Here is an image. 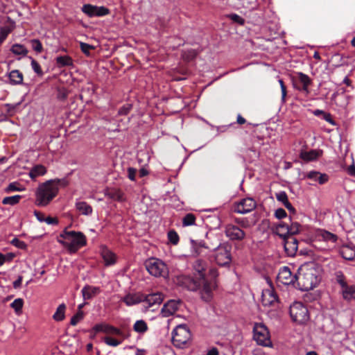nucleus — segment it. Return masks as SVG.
Masks as SVG:
<instances>
[{
  "mask_svg": "<svg viewBox=\"0 0 355 355\" xmlns=\"http://www.w3.org/2000/svg\"><path fill=\"white\" fill-rule=\"evenodd\" d=\"M191 338V334L185 324L178 325L172 333L173 344L178 348H183Z\"/></svg>",
  "mask_w": 355,
  "mask_h": 355,
  "instance_id": "6",
  "label": "nucleus"
},
{
  "mask_svg": "<svg viewBox=\"0 0 355 355\" xmlns=\"http://www.w3.org/2000/svg\"><path fill=\"white\" fill-rule=\"evenodd\" d=\"M105 196L119 202L125 200L124 193L120 190L116 189H107L104 191Z\"/></svg>",
  "mask_w": 355,
  "mask_h": 355,
  "instance_id": "22",
  "label": "nucleus"
},
{
  "mask_svg": "<svg viewBox=\"0 0 355 355\" xmlns=\"http://www.w3.org/2000/svg\"><path fill=\"white\" fill-rule=\"evenodd\" d=\"M276 198L278 201L282 202L283 205L288 200L287 194L285 191H280L277 193Z\"/></svg>",
  "mask_w": 355,
  "mask_h": 355,
  "instance_id": "56",
  "label": "nucleus"
},
{
  "mask_svg": "<svg viewBox=\"0 0 355 355\" xmlns=\"http://www.w3.org/2000/svg\"><path fill=\"white\" fill-rule=\"evenodd\" d=\"M65 304L64 303L60 304L53 315V319L57 322L62 321L65 318Z\"/></svg>",
  "mask_w": 355,
  "mask_h": 355,
  "instance_id": "34",
  "label": "nucleus"
},
{
  "mask_svg": "<svg viewBox=\"0 0 355 355\" xmlns=\"http://www.w3.org/2000/svg\"><path fill=\"white\" fill-rule=\"evenodd\" d=\"M214 286L211 282H208L205 277L199 279L198 281L193 280L188 286V289L190 291L201 290L202 298L208 300L211 294Z\"/></svg>",
  "mask_w": 355,
  "mask_h": 355,
  "instance_id": "10",
  "label": "nucleus"
},
{
  "mask_svg": "<svg viewBox=\"0 0 355 355\" xmlns=\"http://www.w3.org/2000/svg\"><path fill=\"white\" fill-rule=\"evenodd\" d=\"M133 329L137 333L144 334L148 330V326L144 320H139L134 324Z\"/></svg>",
  "mask_w": 355,
  "mask_h": 355,
  "instance_id": "36",
  "label": "nucleus"
},
{
  "mask_svg": "<svg viewBox=\"0 0 355 355\" xmlns=\"http://www.w3.org/2000/svg\"><path fill=\"white\" fill-rule=\"evenodd\" d=\"M93 330L96 332H103L105 334L118 336H121L123 334L122 331L119 329L105 323L96 324L93 327Z\"/></svg>",
  "mask_w": 355,
  "mask_h": 355,
  "instance_id": "17",
  "label": "nucleus"
},
{
  "mask_svg": "<svg viewBox=\"0 0 355 355\" xmlns=\"http://www.w3.org/2000/svg\"><path fill=\"white\" fill-rule=\"evenodd\" d=\"M57 66L60 68L73 66V60L69 55L58 56L55 59Z\"/></svg>",
  "mask_w": 355,
  "mask_h": 355,
  "instance_id": "32",
  "label": "nucleus"
},
{
  "mask_svg": "<svg viewBox=\"0 0 355 355\" xmlns=\"http://www.w3.org/2000/svg\"><path fill=\"white\" fill-rule=\"evenodd\" d=\"M289 313L292 320L299 324L305 323L309 319L307 308L300 302H295L291 304Z\"/></svg>",
  "mask_w": 355,
  "mask_h": 355,
  "instance_id": "8",
  "label": "nucleus"
},
{
  "mask_svg": "<svg viewBox=\"0 0 355 355\" xmlns=\"http://www.w3.org/2000/svg\"><path fill=\"white\" fill-rule=\"evenodd\" d=\"M22 279V276H19L18 278L13 282L14 288L17 289L21 287Z\"/></svg>",
  "mask_w": 355,
  "mask_h": 355,
  "instance_id": "63",
  "label": "nucleus"
},
{
  "mask_svg": "<svg viewBox=\"0 0 355 355\" xmlns=\"http://www.w3.org/2000/svg\"><path fill=\"white\" fill-rule=\"evenodd\" d=\"M225 234L232 241H241L245 237V232L233 224H228L225 226Z\"/></svg>",
  "mask_w": 355,
  "mask_h": 355,
  "instance_id": "11",
  "label": "nucleus"
},
{
  "mask_svg": "<svg viewBox=\"0 0 355 355\" xmlns=\"http://www.w3.org/2000/svg\"><path fill=\"white\" fill-rule=\"evenodd\" d=\"M284 247L288 256L293 257L295 255L297 248L298 241L293 236H284Z\"/></svg>",
  "mask_w": 355,
  "mask_h": 355,
  "instance_id": "14",
  "label": "nucleus"
},
{
  "mask_svg": "<svg viewBox=\"0 0 355 355\" xmlns=\"http://www.w3.org/2000/svg\"><path fill=\"white\" fill-rule=\"evenodd\" d=\"M101 292L99 287L86 286L83 288L81 293L84 300H90Z\"/></svg>",
  "mask_w": 355,
  "mask_h": 355,
  "instance_id": "26",
  "label": "nucleus"
},
{
  "mask_svg": "<svg viewBox=\"0 0 355 355\" xmlns=\"http://www.w3.org/2000/svg\"><path fill=\"white\" fill-rule=\"evenodd\" d=\"M322 119L325 120L327 122L329 123L330 124L334 125L335 122L334 119H332L331 115L329 113L325 112L322 116Z\"/></svg>",
  "mask_w": 355,
  "mask_h": 355,
  "instance_id": "62",
  "label": "nucleus"
},
{
  "mask_svg": "<svg viewBox=\"0 0 355 355\" xmlns=\"http://www.w3.org/2000/svg\"><path fill=\"white\" fill-rule=\"evenodd\" d=\"M279 83L280 85L281 91H282V102H284L285 98L286 96V87L284 85V81L282 79L279 80Z\"/></svg>",
  "mask_w": 355,
  "mask_h": 355,
  "instance_id": "59",
  "label": "nucleus"
},
{
  "mask_svg": "<svg viewBox=\"0 0 355 355\" xmlns=\"http://www.w3.org/2000/svg\"><path fill=\"white\" fill-rule=\"evenodd\" d=\"M10 33V30L8 27H2L0 29V45L6 40Z\"/></svg>",
  "mask_w": 355,
  "mask_h": 355,
  "instance_id": "50",
  "label": "nucleus"
},
{
  "mask_svg": "<svg viewBox=\"0 0 355 355\" xmlns=\"http://www.w3.org/2000/svg\"><path fill=\"white\" fill-rule=\"evenodd\" d=\"M127 172H128V178L132 181H135L136 180L137 169L135 168H132V167H129V168H128Z\"/></svg>",
  "mask_w": 355,
  "mask_h": 355,
  "instance_id": "57",
  "label": "nucleus"
},
{
  "mask_svg": "<svg viewBox=\"0 0 355 355\" xmlns=\"http://www.w3.org/2000/svg\"><path fill=\"white\" fill-rule=\"evenodd\" d=\"M228 17L235 23H237L240 25H243L245 23V19L242 18L241 16L237 14H230L228 15Z\"/></svg>",
  "mask_w": 355,
  "mask_h": 355,
  "instance_id": "51",
  "label": "nucleus"
},
{
  "mask_svg": "<svg viewBox=\"0 0 355 355\" xmlns=\"http://www.w3.org/2000/svg\"><path fill=\"white\" fill-rule=\"evenodd\" d=\"M300 225L297 223H293L291 226H288L287 224L282 223L279 224L278 228L284 229L286 230V234L285 236H293L300 232Z\"/></svg>",
  "mask_w": 355,
  "mask_h": 355,
  "instance_id": "28",
  "label": "nucleus"
},
{
  "mask_svg": "<svg viewBox=\"0 0 355 355\" xmlns=\"http://www.w3.org/2000/svg\"><path fill=\"white\" fill-rule=\"evenodd\" d=\"M277 300V297L273 291L267 289L263 291L262 302L264 306H270Z\"/></svg>",
  "mask_w": 355,
  "mask_h": 355,
  "instance_id": "25",
  "label": "nucleus"
},
{
  "mask_svg": "<svg viewBox=\"0 0 355 355\" xmlns=\"http://www.w3.org/2000/svg\"><path fill=\"white\" fill-rule=\"evenodd\" d=\"M322 155V150L319 149H313L309 151L302 150L300 153V157L302 159L306 162L315 161Z\"/></svg>",
  "mask_w": 355,
  "mask_h": 355,
  "instance_id": "19",
  "label": "nucleus"
},
{
  "mask_svg": "<svg viewBox=\"0 0 355 355\" xmlns=\"http://www.w3.org/2000/svg\"><path fill=\"white\" fill-rule=\"evenodd\" d=\"M83 311H78L71 318L70 324L72 326L76 325L81 320H83Z\"/></svg>",
  "mask_w": 355,
  "mask_h": 355,
  "instance_id": "49",
  "label": "nucleus"
},
{
  "mask_svg": "<svg viewBox=\"0 0 355 355\" xmlns=\"http://www.w3.org/2000/svg\"><path fill=\"white\" fill-rule=\"evenodd\" d=\"M127 306H133L143 301L141 297L136 294H128L122 300Z\"/></svg>",
  "mask_w": 355,
  "mask_h": 355,
  "instance_id": "30",
  "label": "nucleus"
},
{
  "mask_svg": "<svg viewBox=\"0 0 355 355\" xmlns=\"http://www.w3.org/2000/svg\"><path fill=\"white\" fill-rule=\"evenodd\" d=\"M46 173V168L43 165H36L30 171L29 175L31 179H35L39 176L44 175Z\"/></svg>",
  "mask_w": 355,
  "mask_h": 355,
  "instance_id": "31",
  "label": "nucleus"
},
{
  "mask_svg": "<svg viewBox=\"0 0 355 355\" xmlns=\"http://www.w3.org/2000/svg\"><path fill=\"white\" fill-rule=\"evenodd\" d=\"M232 245L228 242L223 243L213 252L216 263L220 266H229L232 262Z\"/></svg>",
  "mask_w": 355,
  "mask_h": 355,
  "instance_id": "4",
  "label": "nucleus"
},
{
  "mask_svg": "<svg viewBox=\"0 0 355 355\" xmlns=\"http://www.w3.org/2000/svg\"><path fill=\"white\" fill-rule=\"evenodd\" d=\"M304 178L311 180L314 182H318L320 184L326 183L329 180V177L327 174L321 173L316 171H311L308 172L304 175Z\"/></svg>",
  "mask_w": 355,
  "mask_h": 355,
  "instance_id": "20",
  "label": "nucleus"
},
{
  "mask_svg": "<svg viewBox=\"0 0 355 355\" xmlns=\"http://www.w3.org/2000/svg\"><path fill=\"white\" fill-rule=\"evenodd\" d=\"M277 279L283 284L294 285L297 281V275H293L290 268L288 266H284L278 272Z\"/></svg>",
  "mask_w": 355,
  "mask_h": 355,
  "instance_id": "13",
  "label": "nucleus"
},
{
  "mask_svg": "<svg viewBox=\"0 0 355 355\" xmlns=\"http://www.w3.org/2000/svg\"><path fill=\"white\" fill-rule=\"evenodd\" d=\"M287 216L286 211L282 208H279L275 210V216L277 219H282L284 218H286Z\"/></svg>",
  "mask_w": 355,
  "mask_h": 355,
  "instance_id": "58",
  "label": "nucleus"
},
{
  "mask_svg": "<svg viewBox=\"0 0 355 355\" xmlns=\"http://www.w3.org/2000/svg\"><path fill=\"white\" fill-rule=\"evenodd\" d=\"M196 216L193 214H187L182 218L183 226H189L195 224Z\"/></svg>",
  "mask_w": 355,
  "mask_h": 355,
  "instance_id": "43",
  "label": "nucleus"
},
{
  "mask_svg": "<svg viewBox=\"0 0 355 355\" xmlns=\"http://www.w3.org/2000/svg\"><path fill=\"white\" fill-rule=\"evenodd\" d=\"M32 49L37 53H40L43 50V46L41 42L37 39H33L30 41Z\"/></svg>",
  "mask_w": 355,
  "mask_h": 355,
  "instance_id": "46",
  "label": "nucleus"
},
{
  "mask_svg": "<svg viewBox=\"0 0 355 355\" xmlns=\"http://www.w3.org/2000/svg\"><path fill=\"white\" fill-rule=\"evenodd\" d=\"M168 239L173 245H177L179 242V236L174 230L168 232Z\"/></svg>",
  "mask_w": 355,
  "mask_h": 355,
  "instance_id": "47",
  "label": "nucleus"
},
{
  "mask_svg": "<svg viewBox=\"0 0 355 355\" xmlns=\"http://www.w3.org/2000/svg\"><path fill=\"white\" fill-rule=\"evenodd\" d=\"M80 46L81 51L87 56H89L90 55V53H89L90 50L94 49L93 46L88 44L87 43H84V42H80Z\"/></svg>",
  "mask_w": 355,
  "mask_h": 355,
  "instance_id": "52",
  "label": "nucleus"
},
{
  "mask_svg": "<svg viewBox=\"0 0 355 355\" xmlns=\"http://www.w3.org/2000/svg\"><path fill=\"white\" fill-rule=\"evenodd\" d=\"M148 272L155 277H166L168 275V267L164 261L157 258H150L145 261Z\"/></svg>",
  "mask_w": 355,
  "mask_h": 355,
  "instance_id": "5",
  "label": "nucleus"
},
{
  "mask_svg": "<svg viewBox=\"0 0 355 355\" xmlns=\"http://www.w3.org/2000/svg\"><path fill=\"white\" fill-rule=\"evenodd\" d=\"M94 6L92 4H85L82 7V11L89 17H94Z\"/></svg>",
  "mask_w": 355,
  "mask_h": 355,
  "instance_id": "44",
  "label": "nucleus"
},
{
  "mask_svg": "<svg viewBox=\"0 0 355 355\" xmlns=\"http://www.w3.org/2000/svg\"><path fill=\"white\" fill-rule=\"evenodd\" d=\"M321 236L322 239L326 241L331 242L334 243L337 241V236L327 231H324L322 232Z\"/></svg>",
  "mask_w": 355,
  "mask_h": 355,
  "instance_id": "45",
  "label": "nucleus"
},
{
  "mask_svg": "<svg viewBox=\"0 0 355 355\" xmlns=\"http://www.w3.org/2000/svg\"><path fill=\"white\" fill-rule=\"evenodd\" d=\"M10 83L12 85H21L23 83V74L17 69L11 71L8 74Z\"/></svg>",
  "mask_w": 355,
  "mask_h": 355,
  "instance_id": "29",
  "label": "nucleus"
},
{
  "mask_svg": "<svg viewBox=\"0 0 355 355\" xmlns=\"http://www.w3.org/2000/svg\"><path fill=\"white\" fill-rule=\"evenodd\" d=\"M34 216L36 217L38 221L42 223L44 221L45 216L43 213L39 211H34Z\"/></svg>",
  "mask_w": 355,
  "mask_h": 355,
  "instance_id": "61",
  "label": "nucleus"
},
{
  "mask_svg": "<svg viewBox=\"0 0 355 355\" xmlns=\"http://www.w3.org/2000/svg\"><path fill=\"white\" fill-rule=\"evenodd\" d=\"M191 242L192 247L196 250V252L198 254L201 253V250L200 249L201 248L214 252L223 243L217 235L212 234H207L206 240L205 241H195L191 240Z\"/></svg>",
  "mask_w": 355,
  "mask_h": 355,
  "instance_id": "7",
  "label": "nucleus"
},
{
  "mask_svg": "<svg viewBox=\"0 0 355 355\" xmlns=\"http://www.w3.org/2000/svg\"><path fill=\"white\" fill-rule=\"evenodd\" d=\"M11 243L19 248V249H25L26 248V244L24 241H21L19 240V239L17 238H14L12 241H11Z\"/></svg>",
  "mask_w": 355,
  "mask_h": 355,
  "instance_id": "55",
  "label": "nucleus"
},
{
  "mask_svg": "<svg viewBox=\"0 0 355 355\" xmlns=\"http://www.w3.org/2000/svg\"><path fill=\"white\" fill-rule=\"evenodd\" d=\"M334 276L336 282L340 286L341 288L347 285L345 277L341 270L336 271Z\"/></svg>",
  "mask_w": 355,
  "mask_h": 355,
  "instance_id": "41",
  "label": "nucleus"
},
{
  "mask_svg": "<svg viewBox=\"0 0 355 355\" xmlns=\"http://www.w3.org/2000/svg\"><path fill=\"white\" fill-rule=\"evenodd\" d=\"M347 173L349 175L355 177V166L354 164L348 167Z\"/></svg>",
  "mask_w": 355,
  "mask_h": 355,
  "instance_id": "64",
  "label": "nucleus"
},
{
  "mask_svg": "<svg viewBox=\"0 0 355 355\" xmlns=\"http://www.w3.org/2000/svg\"><path fill=\"white\" fill-rule=\"evenodd\" d=\"M207 263L205 261L202 259H198L193 264L195 270L198 272V279L204 278L206 275V269Z\"/></svg>",
  "mask_w": 355,
  "mask_h": 355,
  "instance_id": "27",
  "label": "nucleus"
},
{
  "mask_svg": "<svg viewBox=\"0 0 355 355\" xmlns=\"http://www.w3.org/2000/svg\"><path fill=\"white\" fill-rule=\"evenodd\" d=\"M256 202L252 198H244L236 204L234 211L238 214H245L254 210L256 208Z\"/></svg>",
  "mask_w": 355,
  "mask_h": 355,
  "instance_id": "12",
  "label": "nucleus"
},
{
  "mask_svg": "<svg viewBox=\"0 0 355 355\" xmlns=\"http://www.w3.org/2000/svg\"><path fill=\"white\" fill-rule=\"evenodd\" d=\"M25 189V187L21 186L17 182H13L8 185V187L5 189V191L6 193H10L13 191H23Z\"/></svg>",
  "mask_w": 355,
  "mask_h": 355,
  "instance_id": "37",
  "label": "nucleus"
},
{
  "mask_svg": "<svg viewBox=\"0 0 355 355\" xmlns=\"http://www.w3.org/2000/svg\"><path fill=\"white\" fill-rule=\"evenodd\" d=\"M340 254L343 259L352 261L355 257V250L346 246L341 249Z\"/></svg>",
  "mask_w": 355,
  "mask_h": 355,
  "instance_id": "35",
  "label": "nucleus"
},
{
  "mask_svg": "<svg viewBox=\"0 0 355 355\" xmlns=\"http://www.w3.org/2000/svg\"><path fill=\"white\" fill-rule=\"evenodd\" d=\"M21 198L20 195L5 197L2 200V203L3 205H15L19 202Z\"/></svg>",
  "mask_w": 355,
  "mask_h": 355,
  "instance_id": "39",
  "label": "nucleus"
},
{
  "mask_svg": "<svg viewBox=\"0 0 355 355\" xmlns=\"http://www.w3.org/2000/svg\"><path fill=\"white\" fill-rule=\"evenodd\" d=\"M343 298L346 301H355V285H347L341 288Z\"/></svg>",
  "mask_w": 355,
  "mask_h": 355,
  "instance_id": "24",
  "label": "nucleus"
},
{
  "mask_svg": "<svg viewBox=\"0 0 355 355\" xmlns=\"http://www.w3.org/2000/svg\"><path fill=\"white\" fill-rule=\"evenodd\" d=\"M20 105V103H15V104H10L6 103L5 105V107L6 108V112L8 115L12 116L15 114L16 110L18 107V106Z\"/></svg>",
  "mask_w": 355,
  "mask_h": 355,
  "instance_id": "48",
  "label": "nucleus"
},
{
  "mask_svg": "<svg viewBox=\"0 0 355 355\" xmlns=\"http://www.w3.org/2000/svg\"><path fill=\"white\" fill-rule=\"evenodd\" d=\"M94 17H103L110 13V10L105 6H94Z\"/></svg>",
  "mask_w": 355,
  "mask_h": 355,
  "instance_id": "42",
  "label": "nucleus"
},
{
  "mask_svg": "<svg viewBox=\"0 0 355 355\" xmlns=\"http://www.w3.org/2000/svg\"><path fill=\"white\" fill-rule=\"evenodd\" d=\"M28 58L31 61V67H32L33 70L34 71V72L38 76L42 77L44 75V72H43V71H42L40 64L35 59H33L32 57L29 56Z\"/></svg>",
  "mask_w": 355,
  "mask_h": 355,
  "instance_id": "40",
  "label": "nucleus"
},
{
  "mask_svg": "<svg viewBox=\"0 0 355 355\" xmlns=\"http://www.w3.org/2000/svg\"><path fill=\"white\" fill-rule=\"evenodd\" d=\"M179 304V301L174 300L168 301L161 310L162 315L165 318L173 315L178 310Z\"/></svg>",
  "mask_w": 355,
  "mask_h": 355,
  "instance_id": "18",
  "label": "nucleus"
},
{
  "mask_svg": "<svg viewBox=\"0 0 355 355\" xmlns=\"http://www.w3.org/2000/svg\"><path fill=\"white\" fill-rule=\"evenodd\" d=\"M104 342L107 345H110V346H112V347H116V346L119 345L121 343V341L118 340L114 339V338H110V337H105L104 338Z\"/></svg>",
  "mask_w": 355,
  "mask_h": 355,
  "instance_id": "53",
  "label": "nucleus"
},
{
  "mask_svg": "<svg viewBox=\"0 0 355 355\" xmlns=\"http://www.w3.org/2000/svg\"><path fill=\"white\" fill-rule=\"evenodd\" d=\"M132 106L131 104L127 103V104L123 105L119 110L118 114L119 115H127L130 112V111L132 110Z\"/></svg>",
  "mask_w": 355,
  "mask_h": 355,
  "instance_id": "54",
  "label": "nucleus"
},
{
  "mask_svg": "<svg viewBox=\"0 0 355 355\" xmlns=\"http://www.w3.org/2000/svg\"><path fill=\"white\" fill-rule=\"evenodd\" d=\"M58 242L66 247L71 253L76 252L87 244L85 235L81 232L68 231L64 230L60 234Z\"/></svg>",
  "mask_w": 355,
  "mask_h": 355,
  "instance_id": "2",
  "label": "nucleus"
},
{
  "mask_svg": "<svg viewBox=\"0 0 355 355\" xmlns=\"http://www.w3.org/2000/svg\"><path fill=\"white\" fill-rule=\"evenodd\" d=\"M75 207L80 214L84 216H91L93 212V209L87 202L76 200Z\"/></svg>",
  "mask_w": 355,
  "mask_h": 355,
  "instance_id": "21",
  "label": "nucleus"
},
{
  "mask_svg": "<svg viewBox=\"0 0 355 355\" xmlns=\"http://www.w3.org/2000/svg\"><path fill=\"white\" fill-rule=\"evenodd\" d=\"M253 332V338L258 345L264 347H270L272 345L269 331L264 324H256L254 327Z\"/></svg>",
  "mask_w": 355,
  "mask_h": 355,
  "instance_id": "9",
  "label": "nucleus"
},
{
  "mask_svg": "<svg viewBox=\"0 0 355 355\" xmlns=\"http://www.w3.org/2000/svg\"><path fill=\"white\" fill-rule=\"evenodd\" d=\"M297 80L302 85V87L295 86V88L299 91H301L306 94H309L310 90L309 89V86L311 84V79L306 75L302 72H297L296 73Z\"/></svg>",
  "mask_w": 355,
  "mask_h": 355,
  "instance_id": "16",
  "label": "nucleus"
},
{
  "mask_svg": "<svg viewBox=\"0 0 355 355\" xmlns=\"http://www.w3.org/2000/svg\"><path fill=\"white\" fill-rule=\"evenodd\" d=\"M320 281L317 270L313 268H309L300 270L296 282L301 290L309 291L316 287Z\"/></svg>",
  "mask_w": 355,
  "mask_h": 355,
  "instance_id": "3",
  "label": "nucleus"
},
{
  "mask_svg": "<svg viewBox=\"0 0 355 355\" xmlns=\"http://www.w3.org/2000/svg\"><path fill=\"white\" fill-rule=\"evenodd\" d=\"M100 254L105 266H113L116 263L117 256L105 245L100 247Z\"/></svg>",
  "mask_w": 355,
  "mask_h": 355,
  "instance_id": "15",
  "label": "nucleus"
},
{
  "mask_svg": "<svg viewBox=\"0 0 355 355\" xmlns=\"http://www.w3.org/2000/svg\"><path fill=\"white\" fill-rule=\"evenodd\" d=\"M10 51L17 55H21L22 57L26 56L28 53V49L22 44H15L10 48Z\"/></svg>",
  "mask_w": 355,
  "mask_h": 355,
  "instance_id": "33",
  "label": "nucleus"
},
{
  "mask_svg": "<svg viewBox=\"0 0 355 355\" xmlns=\"http://www.w3.org/2000/svg\"><path fill=\"white\" fill-rule=\"evenodd\" d=\"M68 184L66 178L52 179L40 184L35 192V204L39 207L47 206L57 196L60 189Z\"/></svg>",
  "mask_w": 355,
  "mask_h": 355,
  "instance_id": "1",
  "label": "nucleus"
},
{
  "mask_svg": "<svg viewBox=\"0 0 355 355\" xmlns=\"http://www.w3.org/2000/svg\"><path fill=\"white\" fill-rule=\"evenodd\" d=\"M163 300L162 293H155L147 295L143 301L148 304V307H150L153 305L161 304Z\"/></svg>",
  "mask_w": 355,
  "mask_h": 355,
  "instance_id": "23",
  "label": "nucleus"
},
{
  "mask_svg": "<svg viewBox=\"0 0 355 355\" xmlns=\"http://www.w3.org/2000/svg\"><path fill=\"white\" fill-rule=\"evenodd\" d=\"M48 225H57L58 223V220L56 218H52V217H46L44 218V221Z\"/></svg>",
  "mask_w": 355,
  "mask_h": 355,
  "instance_id": "60",
  "label": "nucleus"
},
{
  "mask_svg": "<svg viewBox=\"0 0 355 355\" xmlns=\"http://www.w3.org/2000/svg\"><path fill=\"white\" fill-rule=\"evenodd\" d=\"M23 305L24 300L21 298H17L10 304V307L15 310L16 314L19 315L21 313Z\"/></svg>",
  "mask_w": 355,
  "mask_h": 355,
  "instance_id": "38",
  "label": "nucleus"
}]
</instances>
